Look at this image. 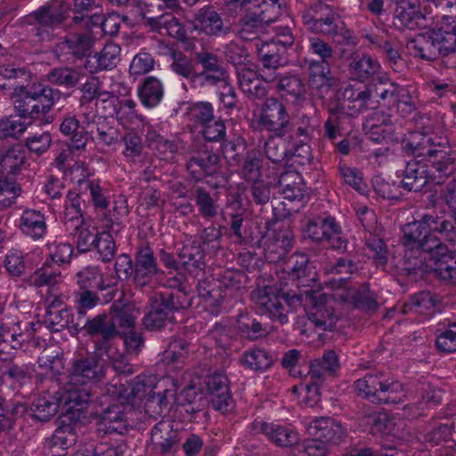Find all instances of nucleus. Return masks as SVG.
<instances>
[{
    "mask_svg": "<svg viewBox=\"0 0 456 456\" xmlns=\"http://www.w3.org/2000/svg\"><path fill=\"white\" fill-rule=\"evenodd\" d=\"M405 152L424 157L439 177L449 176L456 171V158L450 150L447 136L434 132L413 131L403 141Z\"/></svg>",
    "mask_w": 456,
    "mask_h": 456,
    "instance_id": "1",
    "label": "nucleus"
},
{
    "mask_svg": "<svg viewBox=\"0 0 456 456\" xmlns=\"http://www.w3.org/2000/svg\"><path fill=\"white\" fill-rule=\"evenodd\" d=\"M19 93H11L13 109L23 119H44L60 99V91L43 84H32L20 87Z\"/></svg>",
    "mask_w": 456,
    "mask_h": 456,
    "instance_id": "2",
    "label": "nucleus"
},
{
    "mask_svg": "<svg viewBox=\"0 0 456 456\" xmlns=\"http://www.w3.org/2000/svg\"><path fill=\"white\" fill-rule=\"evenodd\" d=\"M192 297L183 290H166L156 293L149 300L143 325L149 330H159L175 321L174 314L189 308Z\"/></svg>",
    "mask_w": 456,
    "mask_h": 456,
    "instance_id": "3",
    "label": "nucleus"
},
{
    "mask_svg": "<svg viewBox=\"0 0 456 456\" xmlns=\"http://www.w3.org/2000/svg\"><path fill=\"white\" fill-rule=\"evenodd\" d=\"M251 298L260 310L284 324L288 322L287 308L304 301L303 293L284 291L273 286L257 287L251 293Z\"/></svg>",
    "mask_w": 456,
    "mask_h": 456,
    "instance_id": "4",
    "label": "nucleus"
},
{
    "mask_svg": "<svg viewBox=\"0 0 456 456\" xmlns=\"http://www.w3.org/2000/svg\"><path fill=\"white\" fill-rule=\"evenodd\" d=\"M357 394L372 403H395L403 392L400 382L387 379L383 372L369 373L354 382Z\"/></svg>",
    "mask_w": 456,
    "mask_h": 456,
    "instance_id": "5",
    "label": "nucleus"
},
{
    "mask_svg": "<svg viewBox=\"0 0 456 456\" xmlns=\"http://www.w3.org/2000/svg\"><path fill=\"white\" fill-rule=\"evenodd\" d=\"M105 375V361L98 352L74 359L69 370L71 383L83 386L95 385L101 382Z\"/></svg>",
    "mask_w": 456,
    "mask_h": 456,
    "instance_id": "6",
    "label": "nucleus"
},
{
    "mask_svg": "<svg viewBox=\"0 0 456 456\" xmlns=\"http://www.w3.org/2000/svg\"><path fill=\"white\" fill-rule=\"evenodd\" d=\"M299 179V174L296 172H286L281 175L279 185L282 188L281 193L284 200L281 204L283 206L284 212L281 213L278 207H273L277 219L289 217L304 206L306 195L302 184L296 183V180Z\"/></svg>",
    "mask_w": 456,
    "mask_h": 456,
    "instance_id": "7",
    "label": "nucleus"
},
{
    "mask_svg": "<svg viewBox=\"0 0 456 456\" xmlns=\"http://www.w3.org/2000/svg\"><path fill=\"white\" fill-rule=\"evenodd\" d=\"M191 156L186 168L196 181H200L204 176H212L220 168V157L213 151L204 142L195 140L191 145Z\"/></svg>",
    "mask_w": 456,
    "mask_h": 456,
    "instance_id": "8",
    "label": "nucleus"
},
{
    "mask_svg": "<svg viewBox=\"0 0 456 456\" xmlns=\"http://www.w3.org/2000/svg\"><path fill=\"white\" fill-rule=\"evenodd\" d=\"M304 300H309L312 305L311 310L307 313L308 320L316 328L323 330H331L335 328L337 317L334 314L332 305L333 298L325 293H318L312 289L302 291Z\"/></svg>",
    "mask_w": 456,
    "mask_h": 456,
    "instance_id": "9",
    "label": "nucleus"
},
{
    "mask_svg": "<svg viewBox=\"0 0 456 456\" xmlns=\"http://www.w3.org/2000/svg\"><path fill=\"white\" fill-rule=\"evenodd\" d=\"M427 224L425 215H422L419 219L403 226L401 241L404 248H420L430 255L443 243L440 238L428 233Z\"/></svg>",
    "mask_w": 456,
    "mask_h": 456,
    "instance_id": "10",
    "label": "nucleus"
},
{
    "mask_svg": "<svg viewBox=\"0 0 456 456\" xmlns=\"http://www.w3.org/2000/svg\"><path fill=\"white\" fill-rule=\"evenodd\" d=\"M260 66L258 76L266 83H273L281 76L280 70L288 63L284 48L265 42L257 51Z\"/></svg>",
    "mask_w": 456,
    "mask_h": 456,
    "instance_id": "11",
    "label": "nucleus"
},
{
    "mask_svg": "<svg viewBox=\"0 0 456 456\" xmlns=\"http://www.w3.org/2000/svg\"><path fill=\"white\" fill-rule=\"evenodd\" d=\"M259 124L276 135H284L291 124L283 102L275 97L267 98L260 110Z\"/></svg>",
    "mask_w": 456,
    "mask_h": 456,
    "instance_id": "12",
    "label": "nucleus"
},
{
    "mask_svg": "<svg viewBox=\"0 0 456 456\" xmlns=\"http://www.w3.org/2000/svg\"><path fill=\"white\" fill-rule=\"evenodd\" d=\"M58 392L54 394L44 393L33 400L29 407L23 403L16 404L12 409L14 415L28 413L31 418L39 422H46L52 419L58 412L61 401Z\"/></svg>",
    "mask_w": 456,
    "mask_h": 456,
    "instance_id": "13",
    "label": "nucleus"
},
{
    "mask_svg": "<svg viewBox=\"0 0 456 456\" xmlns=\"http://www.w3.org/2000/svg\"><path fill=\"white\" fill-rule=\"evenodd\" d=\"M395 6L393 23L398 29H418L426 27V16L417 0H391Z\"/></svg>",
    "mask_w": 456,
    "mask_h": 456,
    "instance_id": "14",
    "label": "nucleus"
},
{
    "mask_svg": "<svg viewBox=\"0 0 456 456\" xmlns=\"http://www.w3.org/2000/svg\"><path fill=\"white\" fill-rule=\"evenodd\" d=\"M94 41L93 30L85 29L83 32H76L65 37L61 42L55 45L53 53L60 61H62V57L67 54L81 60L90 53Z\"/></svg>",
    "mask_w": 456,
    "mask_h": 456,
    "instance_id": "15",
    "label": "nucleus"
},
{
    "mask_svg": "<svg viewBox=\"0 0 456 456\" xmlns=\"http://www.w3.org/2000/svg\"><path fill=\"white\" fill-rule=\"evenodd\" d=\"M190 28L209 37L225 36L231 31V24L211 6L200 8L194 19L189 22Z\"/></svg>",
    "mask_w": 456,
    "mask_h": 456,
    "instance_id": "16",
    "label": "nucleus"
},
{
    "mask_svg": "<svg viewBox=\"0 0 456 456\" xmlns=\"http://www.w3.org/2000/svg\"><path fill=\"white\" fill-rule=\"evenodd\" d=\"M153 250L149 246L137 249L134 255V281L137 286L149 285L154 277L162 274Z\"/></svg>",
    "mask_w": 456,
    "mask_h": 456,
    "instance_id": "17",
    "label": "nucleus"
},
{
    "mask_svg": "<svg viewBox=\"0 0 456 456\" xmlns=\"http://www.w3.org/2000/svg\"><path fill=\"white\" fill-rule=\"evenodd\" d=\"M435 180L430 165L422 160H411L406 164L400 185L408 191L419 192L428 183Z\"/></svg>",
    "mask_w": 456,
    "mask_h": 456,
    "instance_id": "18",
    "label": "nucleus"
},
{
    "mask_svg": "<svg viewBox=\"0 0 456 456\" xmlns=\"http://www.w3.org/2000/svg\"><path fill=\"white\" fill-rule=\"evenodd\" d=\"M294 235L289 228L273 231L264 242L265 258L269 263L283 260L293 247Z\"/></svg>",
    "mask_w": 456,
    "mask_h": 456,
    "instance_id": "19",
    "label": "nucleus"
},
{
    "mask_svg": "<svg viewBox=\"0 0 456 456\" xmlns=\"http://www.w3.org/2000/svg\"><path fill=\"white\" fill-rule=\"evenodd\" d=\"M432 273L436 278L446 282H456V257L452 250L443 242L430 255Z\"/></svg>",
    "mask_w": 456,
    "mask_h": 456,
    "instance_id": "20",
    "label": "nucleus"
},
{
    "mask_svg": "<svg viewBox=\"0 0 456 456\" xmlns=\"http://www.w3.org/2000/svg\"><path fill=\"white\" fill-rule=\"evenodd\" d=\"M337 84L332 75L330 61H313L309 63V85L317 95L323 99Z\"/></svg>",
    "mask_w": 456,
    "mask_h": 456,
    "instance_id": "21",
    "label": "nucleus"
},
{
    "mask_svg": "<svg viewBox=\"0 0 456 456\" xmlns=\"http://www.w3.org/2000/svg\"><path fill=\"white\" fill-rule=\"evenodd\" d=\"M98 430L106 434L123 435L128 430V421L124 412L123 403L111 404L95 414Z\"/></svg>",
    "mask_w": 456,
    "mask_h": 456,
    "instance_id": "22",
    "label": "nucleus"
},
{
    "mask_svg": "<svg viewBox=\"0 0 456 456\" xmlns=\"http://www.w3.org/2000/svg\"><path fill=\"white\" fill-rule=\"evenodd\" d=\"M77 384L69 383L66 387L58 390L61 404L67 407L66 413L73 414L78 419L83 408L91 401L92 393L87 387H77Z\"/></svg>",
    "mask_w": 456,
    "mask_h": 456,
    "instance_id": "23",
    "label": "nucleus"
},
{
    "mask_svg": "<svg viewBox=\"0 0 456 456\" xmlns=\"http://www.w3.org/2000/svg\"><path fill=\"white\" fill-rule=\"evenodd\" d=\"M181 266L194 277L204 274L206 253L201 243L193 240L183 246L178 253Z\"/></svg>",
    "mask_w": 456,
    "mask_h": 456,
    "instance_id": "24",
    "label": "nucleus"
},
{
    "mask_svg": "<svg viewBox=\"0 0 456 456\" xmlns=\"http://www.w3.org/2000/svg\"><path fill=\"white\" fill-rule=\"evenodd\" d=\"M58 427L49 440L52 449H68L74 445L77 440L76 428L79 426L78 419L73 414H62L56 420Z\"/></svg>",
    "mask_w": 456,
    "mask_h": 456,
    "instance_id": "25",
    "label": "nucleus"
},
{
    "mask_svg": "<svg viewBox=\"0 0 456 456\" xmlns=\"http://www.w3.org/2000/svg\"><path fill=\"white\" fill-rule=\"evenodd\" d=\"M122 18L117 12H110L107 16L102 17L99 12L91 14V17L75 18V23L80 28L93 30L94 28H101L105 35L116 36L121 26Z\"/></svg>",
    "mask_w": 456,
    "mask_h": 456,
    "instance_id": "26",
    "label": "nucleus"
},
{
    "mask_svg": "<svg viewBox=\"0 0 456 456\" xmlns=\"http://www.w3.org/2000/svg\"><path fill=\"white\" fill-rule=\"evenodd\" d=\"M339 367L338 359L334 351H327L320 359H314L311 362L309 370L305 376L311 379L307 385L308 390L312 387H317L324 380L325 374H334Z\"/></svg>",
    "mask_w": 456,
    "mask_h": 456,
    "instance_id": "27",
    "label": "nucleus"
},
{
    "mask_svg": "<svg viewBox=\"0 0 456 456\" xmlns=\"http://www.w3.org/2000/svg\"><path fill=\"white\" fill-rule=\"evenodd\" d=\"M402 269L407 274L427 275L432 273V258L428 252L417 248H405Z\"/></svg>",
    "mask_w": 456,
    "mask_h": 456,
    "instance_id": "28",
    "label": "nucleus"
},
{
    "mask_svg": "<svg viewBox=\"0 0 456 456\" xmlns=\"http://www.w3.org/2000/svg\"><path fill=\"white\" fill-rule=\"evenodd\" d=\"M151 29L161 33L165 30L170 37L186 44L189 43L187 29L171 12H161L159 17H146Z\"/></svg>",
    "mask_w": 456,
    "mask_h": 456,
    "instance_id": "29",
    "label": "nucleus"
},
{
    "mask_svg": "<svg viewBox=\"0 0 456 456\" xmlns=\"http://www.w3.org/2000/svg\"><path fill=\"white\" fill-rule=\"evenodd\" d=\"M87 334L91 337H100L101 339L95 343V347L98 351H106L109 348V341L117 337L119 332L113 330V323L109 314H102L90 320Z\"/></svg>",
    "mask_w": 456,
    "mask_h": 456,
    "instance_id": "30",
    "label": "nucleus"
},
{
    "mask_svg": "<svg viewBox=\"0 0 456 456\" xmlns=\"http://www.w3.org/2000/svg\"><path fill=\"white\" fill-rule=\"evenodd\" d=\"M280 0H226L227 4L238 6H252L258 16L270 25L277 20L281 13V4Z\"/></svg>",
    "mask_w": 456,
    "mask_h": 456,
    "instance_id": "31",
    "label": "nucleus"
},
{
    "mask_svg": "<svg viewBox=\"0 0 456 456\" xmlns=\"http://www.w3.org/2000/svg\"><path fill=\"white\" fill-rule=\"evenodd\" d=\"M157 388L158 386L153 385V379L151 376L141 374L136 376L127 387L120 389L119 397L124 398L127 403L134 404L135 400L146 399L149 392Z\"/></svg>",
    "mask_w": 456,
    "mask_h": 456,
    "instance_id": "32",
    "label": "nucleus"
},
{
    "mask_svg": "<svg viewBox=\"0 0 456 456\" xmlns=\"http://www.w3.org/2000/svg\"><path fill=\"white\" fill-rule=\"evenodd\" d=\"M310 433L326 444H338L342 440V428L330 418H320L309 427Z\"/></svg>",
    "mask_w": 456,
    "mask_h": 456,
    "instance_id": "33",
    "label": "nucleus"
},
{
    "mask_svg": "<svg viewBox=\"0 0 456 456\" xmlns=\"http://www.w3.org/2000/svg\"><path fill=\"white\" fill-rule=\"evenodd\" d=\"M26 160V150L21 144L0 149V172L16 175Z\"/></svg>",
    "mask_w": 456,
    "mask_h": 456,
    "instance_id": "34",
    "label": "nucleus"
},
{
    "mask_svg": "<svg viewBox=\"0 0 456 456\" xmlns=\"http://www.w3.org/2000/svg\"><path fill=\"white\" fill-rule=\"evenodd\" d=\"M246 13L240 20L238 34L243 40H254L265 31L268 23L253 10L252 6H244Z\"/></svg>",
    "mask_w": 456,
    "mask_h": 456,
    "instance_id": "35",
    "label": "nucleus"
},
{
    "mask_svg": "<svg viewBox=\"0 0 456 456\" xmlns=\"http://www.w3.org/2000/svg\"><path fill=\"white\" fill-rule=\"evenodd\" d=\"M31 76L25 68H13L12 66H0V88L12 90L19 93V88L29 86Z\"/></svg>",
    "mask_w": 456,
    "mask_h": 456,
    "instance_id": "36",
    "label": "nucleus"
},
{
    "mask_svg": "<svg viewBox=\"0 0 456 456\" xmlns=\"http://www.w3.org/2000/svg\"><path fill=\"white\" fill-rule=\"evenodd\" d=\"M19 226L23 234L36 240L46 232L45 217L38 210L27 208L20 216Z\"/></svg>",
    "mask_w": 456,
    "mask_h": 456,
    "instance_id": "37",
    "label": "nucleus"
},
{
    "mask_svg": "<svg viewBox=\"0 0 456 456\" xmlns=\"http://www.w3.org/2000/svg\"><path fill=\"white\" fill-rule=\"evenodd\" d=\"M60 131L62 134L69 136V147L71 151H80L85 149L88 134L76 117H66L60 125Z\"/></svg>",
    "mask_w": 456,
    "mask_h": 456,
    "instance_id": "38",
    "label": "nucleus"
},
{
    "mask_svg": "<svg viewBox=\"0 0 456 456\" xmlns=\"http://www.w3.org/2000/svg\"><path fill=\"white\" fill-rule=\"evenodd\" d=\"M261 431L272 443L280 447H292L299 440L297 432L279 424L264 422L261 425Z\"/></svg>",
    "mask_w": 456,
    "mask_h": 456,
    "instance_id": "39",
    "label": "nucleus"
},
{
    "mask_svg": "<svg viewBox=\"0 0 456 456\" xmlns=\"http://www.w3.org/2000/svg\"><path fill=\"white\" fill-rule=\"evenodd\" d=\"M151 442L160 453L170 452L173 446L178 443V433L167 422H159L151 429Z\"/></svg>",
    "mask_w": 456,
    "mask_h": 456,
    "instance_id": "40",
    "label": "nucleus"
},
{
    "mask_svg": "<svg viewBox=\"0 0 456 456\" xmlns=\"http://www.w3.org/2000/svg\"><path fill=\"white\" fill-rule=\"evenodd\" d=\"M416 55L426 61H435L441 57L434 28L426 33L419 34L411 41Z\"/></svg>",
    "mask_w": 456,
    "mask_h": 456,
    "instance_id": "41",
    "label": "nucleus"
},
{
    "mask_svg": "<svg viewBox=\"0 0 456 456\" xmlns=\"http://www.w3.org/2000/svg\"><path fill=\"white\" fill-rule=\"evenodd\" d=\"M276 90L281 98L293 103L303 99L305 92L302 79L297 75H281L278 77Z\"/></svg>",
    "mask_w": 456,
    "mask_h": 456,
    "instance_id": "42",
    "label": "nucleus"
},
{
    "mask_svg": "<svg viewBox=\"0 0 456 456\" xmlns=\"http://www.w3.org/2000/svg\"><path fill=\"white\" fill-rule=\"evenodd\" d=\"M237 77L241 90L248 95L262 99L266 96L267 89L259 79L258 71L251 69H240L237 70Z\"/></svg>",
    "mask_w": 456,
    "mask_h": 456,
    "instance_id": "43",
    "label": "nucleus"
},
{
    "mask_svg": "<svg viewBox=\"0 0 456 456\" xmlns=\"http://www.w3.org/2000/svg\"><path fill=\"white\" fill-rule=\"evenodd\" d=\"M371 92L370 89L363 91L355 90L349 86L342 93L345 105L348 108V116L355 117L368 109V102L370 100Z\"/></svg>",
    "mask_w": 456,
    "mask_h": 456,
    "instance_id": "44",
    "label": "nucleus"
},
{
    "mask_svg": "<svg viewBox=\"0 0 456 456\" xmlns=\"http://www.w3.org/2000/svg\"><path fill=\"white\" fill-rule=\"evenodd\" d=\"M164 89L159 79L155 77H146L138 89L142 103L149 108L157 106L163 98Z\"/></svg>",
    "mask_w": 456,
    "mask_h": 456,
    "instance_id": "45",
    "label": "nucleus"
},
{
    "mask_svg": "<svg viewBox=\"0 0 456 456\" xmlns=\"http://www.w3.org/2000/svg\"><path fill=\"white\" fill-rule=\"evenodd\" d=\"M428 227V233L440 234L445 240L456 245V227L453 224L437 214H424Z\"/></svg>",
    "mask_w": 456,
    "mask_h": 456,
    "instance_id": "46",
    "label": "nucleus"
},
{
    "mask_svg": "<svg viewBox=\"0 0 456 456\" xmlns=\"http://www.w3.org/2000/svg\"><path fill=\"white\" fill-rule=\"evenodd\" d=\"M428 227V233L440 234L445 240L456 245V227L453 224L437 214H424Z\"/></svg>",
    "mask_w": 456,
    "mask_h": 456,
    "instance_id": "47",
    "label": "nucleus"
},
{
    "mask_svg": "<svg viewBox=\"0 0 456 456\" xmlns=\"http://www.w3.org/2000/svg\"><path fill=\"white\" fill-rule=\"evenodd\" d=\"M348 66L351 73L360 78H366L375 74L379 68L377 61L357 51L350 54Z\"/></svg>",
    "mask_w": 456,
    "mask_h": 456,
    "instance_id": "48",
    "label": "nucleus"
},
{
    "mask_svg": "<svg viewBox=\"0 0 456 456\" xmlns=\"http://www.w3.org/2000/svg\"><path fill=\"white\" fill-rule=\"evenodd\" d=\"M84 75L70 67L54 68L47 74V80L58 86L67 89L77 87Z\"/></svg>",
    "mask_w": 456,
    "mask_h": 456,
    "instance_id": "49",
    "label": "nucleus"
},
{
    "mask_svg": "<svg viewBox=\"0 0 456 456\" xmlns=\"http://www.w3.org/2000/svg\"><path fill=\"white\" fill-rule=\"evenodd\" d=\"M192 198L199 208V213L204 218H214L218 214V205L208 191L203 187H194L191 190Z\"/></svg>",
    "mask_w": 456,
    "mask_h": 456,
    "instance_id": "50",
    "label": "nucleus"
},
{
    "mask_svg": "<svg viewBox=\"0 0 456 456\" xmlns=\"http://www.w3.org/2000/svg\"><path fill=\"white\" fill-rule=\"evenodd\" d=\"M240 362L248 369L262 371L272 366L274 358L263 349L254 348L246 351Z\"/></svg>",
    "mask_w": 456,
    "mask_h": 456,
    "instance_id": "51",
    "label": "nucleus"
},
{
    "mask_svg": "<svg viewBox=\"0 0 456 456\" xmlns=\"http://www.w3.org/2000/svg\"><path fill=\"white\" fill-rule=\"evenodd\" d=\"M191 344L182 338H173L164 351L163 361L167 364L182 363L189 356Z\"/></svg>",
    "mask_w": 456,
    "mask_h": 456,
    "instance_id": "52",
    "label": "nucleus"
},
{
    "mask_svg": "<svg viewBox=\"0 0 456 456\" xmlns=\"http://www.w3.org/2000/svg\"><path fill=\"white\" fill-rule=\"evenodd\" d=\"M334 218L317 217L307 222L305 236L315 242L324 241L334 225Z\"/></svg>",
    "mask_w": 456,
    "mask_h": 456,
    "instance_id": "53",
    "label": "nucleus"
},
{
    "mask_svg": "<svg viewBox=\"0 0 456 456\" xmlns=\"http://www.w3.org/2000/svg\"><path fill=\"white\" fill-rule=\"evenodd\" d=\"M283 135L270 136L265 144L266 158L273 163H281L289 158L290 150L286 146Z\"/></svg>",
    "mask_w": 456,
    "mask_h": 456,
    "instance_id": "54",
    "label": "nucleus"
},
{
    "mask_svg": "<svg viewBox=\"0 0 456 456\" xmlns=\"http://www.w3.org/2000/svg\"><path fill=\"white\" fill-rule=\"evenodd\" d=\"M434 29L441 57L456 53V25L453 28Z\"/></svg>",
    "mask_w": 456,
    "mask_h": 456,
    "instance_id": "55",
    "label": "nucleus"
},
{
    "mask_svg": "<svg viewBox=\"0 0 456 456\" xmlns=\"http://www.w3.org/2000/svg\"><path fill=\"white\" fill-rule=\"evenodd\" d=\"M108 314L111 323H113V330H118V328H131L134 324V317L132 314V308L129 305H120L114 303L110 306Z\"/></svg>",
    "mask_w": 456,
    "mask_h": 456,
    "instance_id": "56",
    "label": "nucleus"
},
{
    "mask_svg": "<svg viewBox=\"0 0 456 456\" xmlns=\"http://www.w3.org/2000/svg\"><path fill=\"white\" fill-rule=\"evenodd\" d=\"M168 390L149 392L144 403L145 411L151 416H159L164 411L168 410L169 402L167 398Z\"/></svg>",
    "mask_w": 456,
    "mask_h": 456,
    "instance_id": "57",
    "label": "nucleus"
},
{
    "mask_svg": "<svg viewBox=\"0 0 456 456\" xmlns=\"http://www.w3.org/2000/svg\"><path fill=\"white\" fill-rule=\"evenodd\" d=\"M237 328L242 337L251 340L262 337L265 332L262 324L247 314H240L237 318Z\"/></svg>",
    "mask_w": 456,
    "mask_h": 456,
    "instance_id": "58",
    "label": "nucleus"
},
{
    "mask_svg": "<svg viewBox=\"0 0 456 456\" xmlns=\"http://www.w3.org/2000/svg\"><path fill=\"white\" fill-rule=\"evenodd\" d=\"M224 54L229 62L240 69H250L248 67L250 64L248 60L249 54L248 50L238 44L231 43L226 45Z\"/></svg>",
    "mask_w": 456,
    "mask_h": 456,
    "instance_id": "59",
    "label": "nucleus"
},
{
    "mask_svg": "<svg viewBox=\"0 0 456 456\" xmlns=\"http://www.w3.org/2000/svg\"><path fill=\"white\" fill-rule=\"evenodd\" d=\"M119 51L116 45H106L101 52L95 53L96 61L102 70H110L117 66L120 60Z\"/></svg>",
    "mask_w": 456,
    "mask_h": 456,
    "instance_id": "60",
    "label": "nucleus"
},
{
    "mask_svg": "<svg viewBox=\"0 0 456 456\" xmlns=\"http://www.w3.org/2000/svg\"><path fill=\"white\" fill-rule=\"evenodd\" d=\"M71 314L69 309L46 312L45 322L53 332H59L69 328Z\"/></svg>",
    "mask_w": 456,
    "mask_h": 456,
    "instance_id": "61",
    "label": "nucleus"
},
{
    "mask_svg": "<svg viewBox=\"0 0 456 456\" xmlns=\"http://www.w3.org/2000/svg\"><path fill=\"white\" fill-rule=\"evenodd\" d=\"M77 234V248L80 253H86L91 250V248L94 246L95 241L99 233L93 227L90 230L85 224L81 225H76L74 228Z\"/></svg>",
    "mask_w": 456,
    "mask_h": 456,
    "instance_id": "62",
    "label": "nucleus"
},
{
    "mask_svg": "<svg viewBox=\"0 0 456 456\" xmlns=\"http://www.w3.org/2000/svg\"><path fill=\"white\" fill-rule=\"evenodd\" d=\"M249 202L256 206H265L271 200V185L264 181H255L248 188Z\"/></svg>",
    "mask_w": 456,
    "mask_h": 456,
    "instance_id": "63",
    "label": "nucleus"
},
{
    "mask_svg": "<svg viewBox=\"0 0 456 456\" xmlns=\"http://www.w3.org/2000/svg\"><path fill=\"white\" fill-rule=\"evenodd\" d=\"M220 289L238 290L243 287L246 275L243 272L236 270H225L217 278Z\"/></svg>",
    "mask_w": 456,
    "mask_h": 456,
    "instance_id": "64",
    "label": "nucleus"
}]
</instances>
